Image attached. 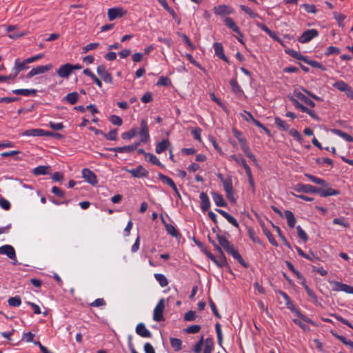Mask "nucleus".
I'll list each match as a JSON object with an SVG mask.
<instances>
[{"mask_svg":"<svg viewBox=\"0 0 353 353\" xmlns=\"http://www.w3.org/2000/svg\"><path fill=\"white\" fill-rule=\"evenodd\" d=\"M333 87L341 92H345L349 85L343 81H338L333 84Z\"/></svg>","mask_w":353,"mask_h":353,"instance_id":"46","label":"nucleus"},{"mask_svg":"<svg viewBox=\"0 0 353 353\" xmlns=\"http://www.w3.org/2000/svg\"><path fill=\"white\" fill-rule=\"evenodd\" d=\"M123 170L128 173H130L133 177L135 178H147L148 177L149 172L141 165H138L134 169H128L123 168Z\"/></svg>","mask_w":353,"mask_h":353,"instance_id":"6","label":"nucleus"},{"mask_svg":"<svg viewBox=\"0 0 353 353\" xmlns=\"http://www.w3.org/2000/svg\"><path fill=\"white\" fill-rule=\"evenodd\" d=\"M157 85L158 86H168V85H171V81L168 77L161 76L159 79V81H157Z\"/></svg>","mask_w":353,"mask_h":353,"instance_id":"54","label":"nucleus"},{"mask_svg":"<svg viewBox=\"0 0 353 353\" xmlns=\"http://www.w3.org/2000/svg\"><path fill=\"white\" fill-rule=\"evenodd\" d=\"M261 225V227L263 228V232L264 234L268 239L269 242L272 245L276 246L277 245V243H276V240L274 239V238L272 234L271 233V232L268 228H266L265 227L264 223H262Z\"/></svg>","mask_w":353,"mask_h":353,"instance_id":"39","label":"nucleus"},{"mask_svg":"<svg viewBox=\"0 0 353 353\" xmlns=\"http://www.w3.org/2000/svg\"><path fill=\"white\" fill-rule=\"evenodd\" d=\"M71 68L72 64L65 63L60 66L57 70V74L61 78H68L72 73Z\"/></svg>","mask_w":353,"mask_h":353,"instance_id":"18","label":"nucleus"},{"mask_svg":"<svg viewBox=\"0 0 353 353\" xmlns=\"http://www.w3.org/2000/svg\"><path fill=\"white\" fill-rule=\"evenodd\" d=\"M240 8L246 14L250 15V17L252 18H256L259 17V14L257 13L254 12L250 8L244 5H241Z\"/></svg>","mask_w":353,"mask_h":353,"instance_id":"61","label":"nucleus"},{"mask_svg":"<svg viewBox=\"0 0 353 353\" xmlns=\"http://www.w3.org/2000/svg\"><path fill=\"white\" fill-rule=\"evenodd\" d=\"M319 35V32L316 29H310L302 33L299 37L298 41L301 43H305L310 41L312 39Z\"/></svg>","mask_w":353,"mask_h":353,"instance_id":"10","label":"nucleus"},{"mask_svg":"<svg viewBox=\"0 0 353 353\" xmlns=\"http://www.w3.org/2000/svg\"><path fill=\"white\" fill-rule=\"evenodd\" d=\"M332 334L338 339L341 343H343L344 345L350 346L351 348L353 349V341L347 339L343 336L338 334L336 332H334L333 331H331Z\"/></svg>","mask_w":353,"mask_h":353,"instance_id":"38","label":"nucleus"},{"mask_svg":"<svg viewBox=\"0 0 353 353\" xmlns=\"http://www.w3.org/2000/svg\"><path fill=\"white\" fill-rule=\"evenodd\" d=\"M332 132L334 134L341 137V138H343V139H345L347 141L353 142V137L352 136H350V134H348L347 133H346L341 130L332 129Z\"/></svg>","mask_w":353,"mask_h":353,"instance_id":"35","label":"nucleus"},{"mask_svg":"<svg viewBox=\"0 0 353 353\" xmlns=\"http://www.w3.org/2000/svg\"><path fill=\"white\" fill-rule=\"evenodd\" d=\"M203 252L205 253V254L219 268H223L224 266L227 267L228 268V270L230 271H231L230 270V265H228V262H227V259H226V257H223V256H220V258L219 260H217L216 259V257L208 250H203Z\"/></svg>","mask_w":353,"mask_h":353,"instance_id":"9","label":"nucleus"},{"mask_svg":"<svg viewBox=\"0 0 353 353\" xmlns=\"http://www.w3.org/2000/svg\"><path fill=\"white\" fill-rule=\"evenodd\" d=\"M215 330L217 334L218 343L220 345H221L223 342V334L221 332V327L219 323H216L215 324Z\"/></svg>","mask_w":353,"mask_h":353,"instance_id":"59","label":"nucleus"},{"mask_svg":"<svg viewBox=\"0 0 353 353\" xmlns=\"http://www.w3.org/2000/svg\"><path fill=\"white\" fill-rule=\"evenodd\" d=\"M230 159L235 161L236 163H238L239 165H241V166L243 167V168L248 165L247 164V162L245 161V159L244 158H243L241 157V155H240L239 157L235 155V154H233V155H231L230 156Z\"/></svg>","mask_w":353,"mask_h":353,"instance_id":"52","label":"nucleus"},{"mask_svg":"<svg viewBox=\"0 0 353 353\" xmlns=\"http://www.w3.org/2000/svg\"><path fill=\"white\" fill-rule=\"evenodd\" d=\"M288 308H290L292 311H294L295 312V314L299 317H300L301 319H303L305 322L309 323H312V321L310 318H308V317L305 316V315L302 314V313L300 312V310H299L297 309H295L293 305H292V307L288 306Z\"/></svg>","mask_w":353,"mask_h":353,"instance_id":"53","label":"nucleus"},{"mask_svg":"<svg viewBox=\"0 0 353 353\" xmlns=\"http://www.w3.org/2000/svg\"><path fill=\"white\" fill-rule=\"evenodd\" d=\"M159 178L165 183L168 184L172 190L175 192L179 197H180L179 192L175 185L174 181L168 176H165L161 173L159 174Z\"/></svg>","mask_w":353,"mask_h":353,"instance_id":"20","label":"nucleus"},{"mask_svg":"<svg viewBox=\"0 0 353 353\" xmlns=\"http://www.w3.org/2000/svg\"><path fill=\"white\" fill-rule=\"evenodd\" d=\"M196 312L192 310L187 312L184 315V320L186 321H192L196 319Z\"/></svg>","mask_w":353,"mask_h":353,"instance_id":"64","label":"nucleus"},{"mask_svg":"<svg viewBox=\"0 0 353 353\" xmlns=\"http://www.w3.org/2000/svg\"><path fill=\"white\" fill-rule=\"evenodd\" d=\"M298 236L302 239L304 242L308 240V236L306 232L301 228L300 225L296 227Z\"/></svg>","mask_w":353,"mask_h":353,"instance_id":"56","label":"nucleus"},{"mask_svg":"<svg viewBox=\"0 0 353 353\" xmlns=\"http://www.w3.org/2000/svg\"><path fill=\"white\" fill-rule=\"evenodd\" d=\"M99 46V43H91L82 48V53L85 54L90 50L97 48Z\"/></svg>","mask_w":353,"mask_h":353,"instance_id":"57","label":"nucleus"},{"mask_svg":"<svg viewBox=\"0 0 353 353\" xmlns=\"http://www.w3.org/2000/svg\"><path fill=\"white\" fill-rule=\"evenodd\" d=\"M334 291H341L347 294H353V287L341 282L335 281L333 287Z\"/></svg>","mask_w":353,"mask_h":353,"instance_id":"16","label":"nucleus"},{"mask_svg":"<svg viewBox=\"0 0 353 353\" xmlns=\"http://www.w3.org/2000/svg\"><path fill=\"white\" fill-rule=\"evenodd\" d=\"M201 199V209L202 211H207L210 207V202L208 196L204 192H201L199 195Z\"/></svg>","mask_w":353,"mask_h":353,"instance_id":"22","label":"nucleus"},{"mask_svg":"<svg viewBox=\"0 0 353 353\" xmlns=\"http://www.w3.org/2000/svg\"><path fill=\"white\" fill-rule=\"evenodd\" d=\"M97 72L101 78L106 83H112L113 79L110 73L108 72L105 66L100 65L97 68Z\"/></svg>","mask_w":353,"mask_h":353,"instance_id":"12","label":"nucleus"},{"mask_svg":"<svg viewBox=\"0 0 353 353\" xmlns=\"http://www.w3.org/2000/svg\"><path fill=\"white\" fill-rule=\"evenodd\" d=\"M230 84L234 92L236 94L243 93L242 89L241 88L240 85L238 84V82L235 79H230Z\"/></svg>","mask_w":353,"mask_h":353,"instance_id":"49","label":"nucleus"},{"mask_svg":"<svg viewBox=\"0 0 353 353\" xmlns=\"http://www.w3.org/2000/svg\"><path fill=\"white\" fill-rule=\"evenodd\" d=\"M201 328L199 325H192L186 327L184 330L188 334H196L201 330Z\"/></svg>","mask_w":353,"mask_h":353,"instance_id":"55","label":"nucleus"},{"mask_svg":"<svg viewBox=\"0 0 353 353\" xmlns=\"http://www.w3.org/2000/svg\"><path fill=\"white\" fill-rule=\"evenodd\" d=\"M248 236L250 237V239L254 243H259V244H261V241L260 240V239L258 237V236L256 235V232L254 230V229L252 228H249L248 229Z\"/></svg>","mask_w":353,"mask_h":353,"instance_id":"51","label":"nucleus"},{"mask_svg":"<svg viewBox=\"0 0 353 353\" xmlns=\"http://www.w3.org/2000/svg\"><path fill=\"white\" fill-rule=\"evenodd\" d=\"M140 141L141 143H147L150 139L149 128L145 119L141 121V128L139 130Z\"/></svg>","mask_w":353,"mask_h":353,"instance_id":"8","label":"nucleus"},{"mask_svg":"<svg viewBox=\"0 0 353 353\" xmlns=\"http://www.w3.org/2000/svg\"><path fill=\"white\" fill-rule=\"evenodd\" d=\"M136 332L138 335L144 338H151L152 333L146 328L143 323H139L136 327Z\"/></svg>","mask_w":353,"mask_h":353,"instance_id":"19","label":"nucleus"},{"mask_svg":"<svg viewBox=\"0 0 353 353\" xmlns=\"http://www.w3.org/2000/svg\"><path fill=\"white\" fill-rule=\"evenodd\" d=\"M232 132L234 137L238 139L241 147L244 144L247 143L246 139H245V137L243 136L242 133L240 131H239L236 128H233Z\"/></svg>","mask_w":353,"mask_h":353,"instance_id":"42","label":"nucleus"},{"mask_svg":"<svg viewBox=\"0 0 353 353\" xmlns=\"http://www.w3.org/2000/svg\"><path fill=\"white\" fill-rule=\"evenodd\" d=\"M28 63L26 62V59L23 61H21L19 59H17L14 61V70L16 71L15 75H17L19 72L26 70L28 68L27 66Z\"/></svg>","mask_w":353,"mask_h":353,"instance_id":"29","label":"nucleus"},{"mask_svg":"<svg viewBox=\"0 0 353 353\" xmlns=\"http://www.w3.org/2000/svg\"><path fill=\"white\" fill-rule=\"evenodd\" d=\"M53 68V65L52 64H47L46 65H39L36 68H32L28 74H27V78L30 79L32 77L46 73L50 70H52Z\"/></svg>","mask_w":353,"mask_h":353,"instance_id":"11","label":"nucleus"},{"mask_svg":"<svg viewBox=\"0 0 353 353\" xmlns=\"http://www.w3.org/2000/svg\"><path fill=\"white\" fill-rule=\"evenodd\" d=\"M216 211L221 214L230 223H231L236 228H239V224L237 221L229 213L221 209H216Z\"/></svg>","mask_w":353,"mask_h":353,"instance_id":"21","label":"nucleus"},{"mask_svg":"<svg viewBox=\"0 0 353 353\" xmlns=\"http://www.w3.org/2000/svg\"><path fill=\"white\" fill-rule=\"evenodd\" d=\"M294 189L298 192L319 194L322 197L338 195L340 193L339 190H334L332 188L322 189L310 184L303 183H298Z\"/></svg>","mask_w":353,"mask_h":353,"instance_id":"1","label":"nucleus"},{"mask_svg":"<svg viewBox=\"0 0 353 353\" xmlns=\"http://www.w3.org/2000/svg\"><path fill=\"white\" fill-rule=\"evenodd\" d=\"M170 344H171L172 347L175 351H179L181 350L182 342L179 339L171 338L170 339Z\"/></svg>","mask_w":353,"mask_h":353,"instance_id":"44","label":"nucleus"},{"mask_svg":"<svg viewBox=\"0 0 353 353\" xmlns=\"http://www.w3.org/2000/svg\"><path fill=\"white\" fill-rule=\"evenodd\" d=\"M285 52L288 55H290L292 57L295 58L298 60H301V61H303L304 62L307 61V57L303 56L300 52H299L294 50H292V49L285 50Z\"/></svg>","mask_w":353,"mask_h":353,"instance_id":"33","label":"nucleus"},{"mask_svg":"<svg viewBox=\"0 0 353 353\" xmlns=\"http://www.w3.org/2000/svg\"><path fill=\"white\" fill-rule=\"evenodd\" d=\"M50 167L49 165H39L34 168L32 172L35 176L46 175L50 174Z\"/></svg>","mask_w":353,"mask_h":353,"instance_id":"25","label":"nucleus"},{"mask_svg":"<svg viewBox=\"0 0 353 353\" xmlns=\"http://www.w3.org/2000/svg\"><path fill=\"white\" fill-rule=\"evenodd\" d=\"M12 93L23 96L35 95L37 90L35 89H16L12 90Z\"/></svg>","mask_w":353,"mask_h":353,"instance_id":"34","label":"nucleus"},{"mask_svg":"<svg viewBox=\"0 0 353 353\" xmlns=\"http://www.w3.org/2000/svg\"><path fill=\"white\" fill-rule=\"evenodd\" d=\"M241 148L243 152L246 155V157L251 159L255 164H256L257 160L255 156L253 154V153L250 151V147L248 146V143L244 144Z\"/></svg>","mask_w":353,"mask_h":353,"instance_id":"36","label":"nucleus"},{"mask_svg":"<svg viewBox=\"0 0 353 353\" xmlns=\"http://www.w3.org/2000/svg\"><path fill=\"white\" fill-rule=\"evenodd\" d=\"M139 145H140V142H136L130 145H126V146H123V147L111 148L108 150L110 151H114V152H119V153H130V152L135 150Z\"/></svg>","mask_w":353,"mask_h":353,"instance_id":"13","label":"nucleus"},{"mask_svg":"<svg viewBox=\"0 0 353 353\" xmlns=\"http://www.w3.org/2000/svg\"><path fill=\"white\" fill-rule=\"evenodd\" d=\"M45 130L43 129H30L21 133L22 136L44 137Z\"/></svg>","mask_w":353,"mask_h":353,"instance_id":"27","label":"nucleus"},{"mask_svg":"<svg viewBox=\"0 0 353 353\" xmlns=\"http://www.w3.org/2000/svg\"><path fill=\"white\" fill-rule=\"evenodd\" d=\"M224 22L225 26L232 30L234 32L237 33L240 37H243V34L241 33L239 28L236 26L233 19L230 17H226L224 19Z\"/></svg>","mask_w":353,"mask_h":353,"instance_id":"23","label":"nucleus"},{"mask_svg":"<svg viewBox=\"0 0 353 353\" xmlns=\"http://www.w3.org/2000/svg\"><path fill=\"white\" fill-rule=\"evenodd\" d=\"M155 279L159 282V285L161 287H165L168 284V281L167 278L162 274H154Z\"/></svg>","mask_w":353,"mask_h":353,"instance_id":"45","label":"nucleus"},{"mask_svg":"<svg viewBox=\"0 0 353 353\" xmlns=\"http://www.w3.org/2000/svg\"><path fill=\"white\" fill-rule=\"evenodd\" d=\"M137 132L135 128H132L128 132L122 133L121 138L124 140H130L136 136Z\"/></svg>","mask_w":353,"mask_h":353,"instance_id":"43","label":"nucleus"},{"mask_svg":"<svg viewBox=\"0 0 353 353\" xmlns=\"http://www.w3.org/2000/svg\"><path fill=\"white\" fill-rule=\"evenodd\" d=\"M289 99L292 102L294 105L297 108L299 109L301 112H305L308 114L312 119L319 121L320 119L319 116L314 112V111L312 110L311 109H309L306 106L301 104L296 99H295L294 97L288 96V97Z\"/></svg>","mask_w":353,"mask_h":353,"instance_id":"3","label":"nucleus"},{"mask_svg":"<svg viewBox=\"0 0 353 353\" xmlns=\"http://www.w3.org/2000/svg\"><path fill=\"white\" fill-rule=\"evenodd\" d=\"M305 176L313 183L326 187V188H328V184L325 180L310 174H305Z\"/></svg>","mask_w":353,"mask_h":353,"instance_id":"31","label":"nucleus"},{"mask_svg":"<svg viewBox=\"0 0 353 353\" xmlns=\"http://www.w3.org/2000/svg\"><path fill=\"white\" fill-rule=\"evenodd\" d=\"M145 159L146 161L150 162L151 163H152L154 165L161 166V167L163 166L159 160V159L153 154H151V153L145 154Z\"/></svg>","mask_w":353,"mask_h":353,"instance_id":"40","label":"nucleus"},{"mask_svg":"<svg viewBox=\"0 0 353 353\" xmlns=\"http://www.w3.org/2000/svg\"><path fill=\"white\" fill-rule=\"evenodd\" d=\"M208 300H209V304H210V306L211 307V310L213 312V314L215 315L216 317H217L218 319H221V314H219L217 308H216V306L215 305V303L213 302L212 299L211 297H209L208 298Z\"/></svg>","mask_w":353,"mask_h":353,"instance_id":"58","label":"nucleus"},{"mask_svg":"<svg viewBox=\"0 0 353 353\" xmlns=\"http://www.w3.org/2000/svg\"><path fill=\"white\" fill-rule=\"evenodd\" d=\"M301 7L308 13L315 14L317 12L316 6L314 4L304 3L301 5Z\"/></svg>","mask_w":353,"mask_h":353,"instance_id":"60","label":"nucleus"},{"mask_svg":"<svg viewBox=\"0 0 353 353\" xmlns=\"http://www.w3.org/2000/svg\"><path fill=\"white\" fill-rule=\"evenodd\" d=\"M294 96L304 102L307 105L314 108L315 106V103L312 101L311 99H308L306 96H305L302 92L295 90L293 93Z\"/></svg>","mask_w":353,"mask_h":353,"instance_id":"24","label":"nucleus"},{"mask_svg":"<svg viewBox=\"0 0 353 353\" xmlns=\"http://www.w3.org/2000/svg\"><path fill=\"white\" fill-rule=\"evenodd\" d=\"M163 223H164L165 230L167 232L173 237L179 238L181 236V234L178 230L172 224H169L165 222L164 219H162Z\"/></svg>","mask_w":353,"mask_h":353,"instance_id":"26","label":"nucleus"},{"mask_svg":"<svg viewBox=\"0 0 353 353\" xmlns=\"http://www.w3.org/2000/svg\"><path fill=\"white\" fill-rule=\"evenodd\" d=\"M83 178L89 183L92 185H96L97 183V179L95 174L88 168H84L82 170Z\"/></svg>","mask_w":353,"mask_h":353,"instance_id":"15","label":"nucleus"},{"mask_svg":"<svg viewBox=\"0 0 353 353\" xmlns=\"http://www.w3.org/2000/svg\"><path fill=\"white\" fill-rule=\"evenodd\" d=\"M0 254H5L11 260H13V264L16 265L17 263L16 252L14 248L10 245H4L0 247Z\"/></svg>","mask_w":353,"mask_h":353,"instance_id":"7","label":"nucleus"},{"mask_svg":"<svg viewBox=\"0 0 353 353\" xmlns=\"http://www.w3.org/2000/svg\"><path fill=\"white\" fill-rule=\"evenodd\" d=\"M274 123L275 125L282 130H288L290 128V125L286 123V122L279 117L274 118Z\"/></svg>","mask_w":353,"mask_h":353,"instance_id":"41","label":"nucleus"},{"mask_svg":"<svg viewBox=\"0 0 353 353\" xmlns=\"http://www.w3.org/2000/svg\"><path fill=\"white\" fill-rule=\"evenodd\" d=\"M333 223L336 225H340L343 226V228H350V223L346 220V219L341 217V218H335L333 219Z\"/></svg>","mask_w":353,"mask_h":353,"instance_id":"47","label":"nucleus"},{"mask_svg":"<svg viewBox=\"0 0 353 353\" xmlns=\"http://www.w3.org/2000/svg\"><path fill=\"white\" fill-rule=\"evenodd\" d=\"M8 302V305L11 307H18L21 303V298L19 296L10 298Z\"/></svg>","mask_w":353,"mask_h":353,"instance_id":"50","label":"nucleus"},{"mask_svg":"<svg viewBox=\"0 0 353 353\" xmlns=\"http://www.w3.org/2000/svg\"><path fill=\"white\" fill-rule=\"evenodd\" d=\"M215 55L225 62L229 63V60L224 54L223 47L221 43L215 42L213 45Z\"/></svg>","mask_w":353,"mask_h":353,"instance_id":"17","label":"nucleus"},{"mask_svg":"<svg viewBox=\"0 0 353 353\" xmlns=\"http://www.w3.org/2000/svg\"><path fill=\"white\" fill-rule=\"evenodd\" d=\"M169 145V141L168 139H163L161 142L157 144L155 151L157 154H161L164 152Z\"/></svg>","mask_w":353,"mask_h":353,"instance_id":"37","label":"nucleus"},{"mask_svg":"<svg viewBox=\"0 0 353 353\" xmlns=\"http://www.w3.org/2000/svg\"><path fill=\"white\" fill-rule=\"evenodd\" d=\"M214 12L219 16L223 17L233 13L234 10L227 5H219L214 7Z\"/></svg>","mask_w":353,"mask_h":353,"instance_id":"14","label":"nucleus"},{"mask_svg":"<svg viewBox=\"0 0 353 353\" xmlns=\"http://www.w3.org/2000/svg\"><path fill=\"white\" fill-rule=\"evenodd\" d=\"M285 215L288 226L291 228H293L296 224V219L294 214L290 210H285Z\"/></svg>","mask_w":353,"mask_h":353,"instance_id":"32","label":"nucleus"},{"mask_svg":"<svg viewBox=\"0 0 353 353\" xmlns=\"http://www.w3.org/2000/svg\"><path fill=\"white\" fill-rule=\"evenodd\" d=\"M108 17L110 21L121 18L128 14V11L121 7H114L108 10Z\"/></svg>","mask_w":353,"mask_h":353,"instance_id":"5","label":"nucleus"},{"mask_svg":"<svg viewBox=\"0 0 353 353\" xmlns=\"http://www.w3.org/2000/svg\"><path fill=\"white\" fill-rule=\"evenodd\" d=\"M203 336H202L200 339V340L194 345L193 351L194 353H201L202 347L203 345Z\"/></svg>","mask_w":353,"mask_h":353,"instance_id":"63","label":"nucleus"},{"mask_svg":"<svg viewBox=\"0 0 353 353\" xmlns=\"http://www.w3.org/2000/svg\"><path fill=\"white\" fill-rule=\"evenodd\" d=\"M79 99V94L77 92H72L71 93L68 94L64 98L63 101H67L68 103L71 105H74Z\"/></svg>","mask_w":353,"mask_h":353,"instance_id":"30","label":"nucleus"},{"mask_svg":"<svg viewBox=\"0 0 353 353\" xmlns=\"http://www.w3.org/2000/svg\"><path fill=\"white\" fill-rule=\"evenodd\" d=\"M216 238L221 247L244 268H248V264L243 260L241 255L234 248L233 245L224 236L216 234Z\"/></svg>","mask_w":353,"mask_h":353,"instance_id":"2","label":"nucleus"},{"mask_svg":"<svg viewBox=\"0 0 353 353\" xmlns=\"http://www.w3.org/2000/svg\"><path fill=\"white\" fill-rule=\"evenodd\" d=\"M212 199L215 204L219 207H225L227 206V203L225 201L223 196L218 193L213 192H212Z\"/></svg>","mask_w":353,"mask_h":353,"instance_id":"28","label":"nucleus"},{"mask_svg":"<svg viewBox=\"0 0 353 353\" xmlns=\"http://www.w3.org/2000/svg\"><path fill=\"white\" fill-rule=\"evenodd\" d=\"M103 137L108 140L115 141L117 139V130H110L108 134H103Z\"/></svg>","mask_w":353,"mask_h":353,"instance_id":"62","label":"nucleus"},{"mask_svg":"<svg viewBox=\"0 0 353 353\" xmlns=\"http://www.w3.org/2000/svg\"><path fill=\"white\" fill-rule=\"evenodd\" d=\"M222 183L225 192L234 190L231 176L227 177Z\"/></svg>","mask_w":353,"mask_h":353,"instance_id":"48","label":"nucleus"},{"mask_svg":"<svg viewBox=\"0 0 353 353\" xmlns=\"http://www.w3.org/2000/svg\"><path fill=\"white\" fill-rule=\"evenodd\" d=\"M165 310V300L161 299L154 309L153 319L157 322L164 320L163 311Z\"/></svg>","mask_w":353,"mask_h":353,"instance_id":"4","label":"nucleus"}]
</instances>
